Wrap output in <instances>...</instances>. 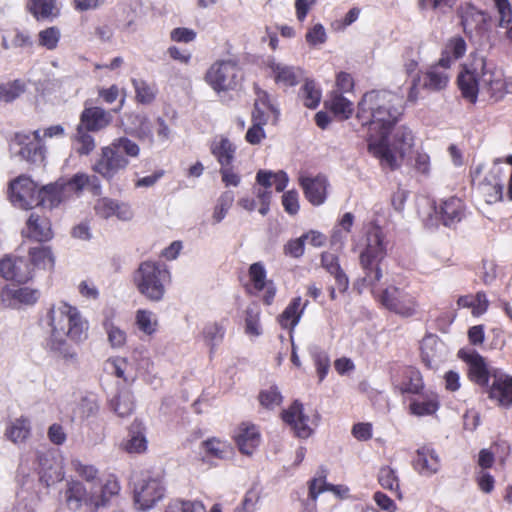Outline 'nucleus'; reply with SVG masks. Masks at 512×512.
I'll use <instances>...</instances> for the list:
<instances>
[{"mask_svg": "<svg viewBox=\"0 0 512 512\" xmlns=\"http://www.w3.org/2000/svg\"><path fill=\"white\" fill-rule=\"evenodd\" d=\"M358 109V118L366 111L371 116L368 151L379 159L383 168L397 169L399 163L389 146V133L402 115L403 98L388 90H372L364 94Z\"/></svg>", "mask_w": 512, "mask_h": 512, "instance_id": "f257e3e1", "label": "nucleus"}, {"mask_svg": "<svg viewBox=\"0 0 512 512\" xmlns=\"http://www.w3.org/2000/svg\"><path fill=\"white\" fill-rule=\"evenodd\" d=\"M42 322L50 328L47 348L66 361H74L77 353L68 343L67 338L82 342L88 336V323L82 318L78 309L66 302L52 304L42 318Z\"/></svg>", "mask_w": 512, "mask_h": 512, "instance_id": "f03ea898", "label": "nucleus"}, {"mask_svg": "<svg viewBox=\"0 0 512 512\" xmlns=\"http://www.w3.org/2000/svg\"><path fill=\"white\" fill-rule=\"evenodd\" d=\"M470 58V62L463 66L457 79L459 89L466 100L476 103L480 89L487 90L495 101L512 94L511 77H505L501 69L478 53H471Z\"/></svg>", "mask_w": 512, "mask_h": 512, "instance_id": "7ed1b4c3", "label": "nucleus"}, {"mask_svg": "<svg viewBox=\"0 0 512 512\" xmlns=\"http://www.w3.org/2000/svg\"><path fill=\"white\" fill-rule=\"evenodd\" d=\"M120 492V484L114 475H110L105 481L99 485L91 487L85 486L79 481L68 483L65 492V500L67 507L76 511L83 505L91 510H97L108 504L110 499Z\"/></svg>", "mask_w": 512, "mask_h": 512, "instance_id": "20e7f679", "label": "nucleus"}, {"mask_svg": "<svg viewBox=\"0 0 512 512\" xmlns=\"http://www.w3.org/2000/svg\"><path fill=\"white\" fill-rule=\"evenodd\" d=\"M170 271L166 265L156 261H143L133 274V283L138 292L151 302L163 300L166 284L170 282Z\"/></svg>", "mask_w": 512, "mask_h": 512, "instance_id": "39448f33", "label": "nucleus"}, {"mask_svg": "<svg viewBox=\"0 0 512 512\" xmlns=\"http://www.w3.org/2000/svg\"><path fill=\"white\" fill-rule=\"evenodd\" d=\"M386 255L384 234L379 226H372L366 234V246L360 253V265L364 276L360 282L363 286L374 287L382 278L380 262Z\"/></svg>", "mask_w": 512, "mask_h": 512, "instance_id": "423d86ee", "label": "nucleus"}, {"mask_svg": "<svg viewBox=\"0 0 512 512\" xmlns=\"http://www.w3.org/2000/svg\"><path fill=\"white\" fill-rule=\"evenodd\" d=\"M205 79L213 90L221 92L237 89L243 76L237 62L220 60L208 69Z\"/></svg>", "mask_w": 512, "mask_h": 512, "instance_id": "0eeeda50", "label": "nucleus"}, {"mask_svg": "<svg viewBox=\"0 0 512 512\" xmlns=\"http://www.w3.org/2000/svg\"><path fill=\"white\" fill-rule=\"evenodd\" d=\"M134 501L139 510L147 511L164 497L165 487L159 475H143L134 484Z\"/></svg>", "mask_w": 512, "mask_h": 512, "instance_id": "6e6552de", "label": "nucleus"}, {"mask_svg": "<svg viewBox=\"0 0 512 512\" xmlns=\"http://www.w3.org/2000/svg\"><path fill=\"white\" fill-rule=\"evenodd\" d=\"M11 150L23 160L31 164H41L45 157L40 130L33 133H16L11 143Z\"/></svg>", "mask_w": 512, "mask_h": 512, "instance_id": "1a4fd4ad", "label": "nucleus"}, {"mask_svg": "<svg viewBox=\"0 0 512 512\" xmlns=\"http://www.w3.org/2000/svg\"><path fill=\"white\" fill-rule=\"evenodd\" d=\"M37 462V486L49 488L64 479L63 461L55 450L37 452Z\"/></svg>", "mask_w": 512, "mask_h": 512, "instance_id": "9d476101", "label": "nucleus"}, {"mask_svg": "<svg viewBox=\"0 0 512 512\" xmlns=\"http://www.w3.org/2000/svg\"><path fill=\"white\" fill-rule=\"evenodd\" d=\"M380 302L386 309L402 317L414 316L418 307L415 296L397 286L384 289Z\"/></svg>", "mask_w": 512, "mask_h": 512, "instance_id": "9b49d317", "label": "nucleus"}, {"mask_svg": "<svg viewBox=\"0 0 512 512\" xmlns=\"http://www.w3.org/2000/svg\"><path fill=\"white\" fill-rule=\"evenodd\" d=\"M19 488L16 493V509L18 512H36L41 500V489L36 484L34 474L24 473L21 469L18 475Z\"/></svg>", "mask_w": 512, "mask_h": 512, "instance_id": "f8f14e48", "label": "nucleus"}, {"mask_svg": "<svg viewBox=\"0 0 512 512\" xmlns=\"http://www.w3.org/2000/svg\"><path fill=\"white\" fill-rule=\"evenodd\" d=\"M39 189L31 178L25 175L19 176L10 183V200L14 206L22 209L35 208Z\"/></svg>", "mask_w": 512, "mask_h": 512, "instance_id": "ddd939ff", "label": "nucleus"}, {"mask_svg": "<svg viewBox=\"0 0 512 512\" xmlns=\"http://www.w3.org/2000/svg\"><path fill=\"white\" fill-rule=\"evenodd\" d=\"M128 165L129 160L124 155L117 153L109 144L101 148V154L93 164L92 170L110 181L118 172L125 170Z\"/></svg>", "mask_w": 512, "mask_h": 512, "instance_id": "4468645a", "label": "nucleus"}, {"mask_svg": "<svg viewBox=\"0 0 512 512\" xmlns=\"http://www.w3.org/2000/svg\"><path fill=\"white\" fill-rule=\"evenodd\" d=\"M459 357L464 360L469 366L470 380L481 387H489L490 378L493 379L495 368H490L484 357H482L475 350L458 352Z\"/></svg>", "mask_w": 512, "mask_h": 512, "instance_id": "2eb2a0df", "label": "nucleus"}, {"mask_svg": "<svg viewBox=\"0 0 512 512\" xmlns=\"http://www.w3.org/2000/svg\"><path fill=\"white\" fill-rule=\"evenodd\" d=\"M0 275L17 283H26L33 277V268L28 259L6 256L0 260Z\"/></svg>", "mask_w": 512, "mask_h": 512, "instance_id": "dca6fc26", "label": "nucleus"}, {"mask_svg": "<svg viewBox=\"0 0 512 512\" xmlns=\"http://www.w3.org/2000/svg\"><path fill=\"white\" fill-rule=\"evenodd\" d=\"M448 349L445 343L435 335H427L421 342V358L425 366L437 370L447 360Z\"/></svg>", "mask_w": 512, "mask_h": 512, "instance_id": "f3484780", "label": "nucleus"}, {"mask_svg": "<svg viewBox=\"0 0 512 512\" xmlns=\"http://www.w3.org/2000/svg\"><path fill=\"white\" fill-rule=\"evenodd\" d=\"M489 398L496 400L502 407L512 406V376L501 370H495L493 373V382L487 388Z\"/></svg>", "mask_w": 512, "mask_h": 512, "instance_id": "a211bd4d", "label": "nucleus"}, {"mask_svg": "<svg viewBox=\"0 0 512 512\" xmlns=\"http://www.w3.org/2000/svg\"><path fill=\"white\" fill-rule=\"evenodd\" d=\"M282 420L289 425L297 437L306 439L311 433L312 429L308 425V416L303 413V405L298 400H295L288 409L281 413Z\"/></svg>", "mask_w": 512, "mask_h": 512, "instance_id": "6ab92c4d", "label": "nucleus"}, {"mask_svg": "<svg viewBox=\"0 0 512 512\" xmlns=\"http://www.w3.org/2000/svg\"><path fill=\"white\" fill-rule=\"evenodd\" d=\"M39 297V290L30 287L5 288L1 292L3 303L13 309L34 305Z\"/></svg>", "mask_w": 512, "mask_h": 512, "instance_id": "aec40b11", "label": "nucleus"}, {"mask_svg": "<svg viewBox=\"0 0 512 512\" xmlns=\"http://www.w3.org/2000/svg\"><path fill=\"white\" fill-rule=\"evenodd\" d=\"M112 121V115L101 107H85L80 114L81 127L88 132H98L105 129Z\"/></svg>", "mask_w": 512, "mask_h": 512, "instance_id": "412c9836", "label": "nucleus"}, {"mask_svg": "<svg viewBox=\"0 0 512 512\" xmlns=\"http://www.w3.org/2000/svg\"><path fill=\"white\" fill-rule=\"evenodd\" d=\"M501 164L502 161L500 159H495L489 173L479 182L482 191L494 201L503 198L504 183Z\"/></svg>", "mask_w": 512, "mask_h": 512, "instance_id": "4be33fe9", "label": "nucleus"}, {"mask_svg": "<svg viewBox=\"0 0 512 512\" xmlns=\"http://www.w3.org/2000/svg\"><path fill=\"white\" fill-rule=\"evenodd\" d=\"M306 199L314 206L323 204L326 200L327 179L325 176H302L299 179Z\"/></svg>", "mask_w": 512, "mask_h": 512, "instance_id": "5701e85b", "label": "nucleus"}, {"mask_svg": "<svg viewBox=\"0 0 512 512\" xmlns=\"http://www.w3.org/2000/svg\"><path fill=\"white\" fill-rule=\"evenodd\" d=\"M235 442L242 454L252 455L261 442L260 431L256 425L242 423L235 434Z\"/></svg>", "mask_w": 512, "mask_h": 512, "instance_id": "b1692460", "label": "nucleus"}, {"mask_svg": "<svg viewBox=\"0 0 512 512\" xmlns=\"http://www.w3.org/2000/svg\"><path fill=\"white\" fill-rule=\"evenodd\" d=\"M94 209L96 214L104 219L116 216L119 220L128 221L133 217V212L128 204L108 197L98 199Z\"/></svg>", "mask_w": 512, "mask_h": 512, "instance_id": "393cba45", "label": "nucleus"}, {"mask_svg": "<svg viewBox=\"0 0 512 512\" xmlns=\"http://www.w3.org/2000/svg\"><path fill=\"white\" fill-rule=\"evenodd\" d=\"M464 203L460 198L450 197L436 208V214L446 227H455L464 217Z\"/></svg>", "mask_w": 512, "mask_h": 512, "instance_id": "a878e982", "label": "nucleus"}, {"mask_svg": "<svg viewBox=\"0 0 512 512\" xmlns=\"http://www.w3.org/2000/svg\"><path fill=\"white\" fill-rule=\"evenodd\" d=\"M413 465L420 474L425 476L433 475L440 469L439 456L433 448L423 446L416 451Z\"/></svg>", "mask_w": 512, "mask_h": 512, "instance_id": "bb28decb", "label": "nucleus"}, {"mask_svg": "<svg viewBox=\"0 0 512 512\" xmlns=\"http://www.w3.org/2000/svg\"><path fill=\"white\" fill-rule=\"evenodd\" d=\"M276 84L284 87H292L298 84L302 71L294 66L270 61L268 64Z\"/></svg>", "mask_w": 512, "mask_h": 512, "instance_id": "cd10ccee", "label": "nucleus"}, {"mask_svg": "<svg viewBox=\"0 0 512 512\" xmlns=\"http://www.w3.org/2000/svg\"><path fill=\"white\" fill-rule=\"evenodd\" d=\"M308 301L302 304L301 297L293 298L284 311L279 315L278 321L282 328L293 330L299 323Z\"/></svg>", "mask_w": 512, "mask_h": 512, "instance_id": "c85d7f7f", "label": "nucleus"}, {"mask_svg": "<svg viewBox=\"0 0 512 512\" xmlns=\"http://www.w3.org/2000/svg\"><path fill=\"white\" fill-rule=\"evenodd\" d=\"M62 185H58V180L39 189L37 207L52 209L57 207L67 197Z\"/></svg>", "mask_w": 512, "mask_h": 512, "instance_id": "c756f323", "label": "nucleus"}, {"mask_svg": "<svg viewBox=\"0 0 512 512\" xmlns=\"http://www.w3.org/2000/svg\"><path fill=\"white\" fill-rule=\"evenodd\" d=\"M210 150L221 167L232 165L235 158L236 146L230 139L224 136L215 138L211 143Z\"/></svg>", "mask_w": 512, "mask_h": 512, "instance_id": "7c9ffc66", "label": "nucleus"}, {"mask_svg": "<svg viewBox=\"0 0 512 512\" xmlns=\"http://www.w3.org/2000/svg\"><path fill=\"white\" fill-rule=\"evenodd\" d=\"M124 449L128 453H142L147 449V439L145 427L139 420H135L128 431V438L124 444Z\"/></svg>", "mask_w": 512, "mask_h": 512, "instance_id": "2f4dec72", "label": "nucleus"}, {"mask_svg": "<svg viewBox=\"0 0 512 512\" xmlns=\"http://www.w3.org/2000/svg\"><path fill=\"white\" fill-rule=\"evenodd\" d=\"M114 316L113 309L103 310L102 326L112 348H121L126 343V332L114 324Z\"/></svg>", "mask_w": 512, "mask_h": 512, "instance_id": "473e14b6", "label": "nucleus"}, {"mask_svg": "<svg viewBox=\"0 0 512 512\" xmlns=\"http://www.w3.org/2000/svg\"><path fill=\"white\" fill-rule=\"evenodd\" d=\"M447 69L439 61L436 65L431 66L423 76V87L432 91L445 88L449 82Z\"/></svg>", "mask_w": 512, "mask_h": 512, "instance_id": "72a5a7b5", "label": "nucleus"}, {"mask_svg": "<svg viewBox=\"0 0 512 512\" xmlns=\"http://www.w3.org/2000/svg\"><path fill=\"white\" fill-rule=\"evenodd\" d=\"M29 236L38 242L48 241L52 238L51 224L45 217L31 213L27 220Z\"/></svg>", "mask_w": 512, "mask_h": 512, "instance_id": "f704fd0d", "label": "nucleus"}, {"mask_svg": "<svg viewBox=\"0 0 512 512\" xmlns=\"http://www.w3.org/2000/svg\"><path fill=\"white\" fill-rule=\"evenodd\" d=\"M466 48V42L461 36L451 38L447 42L442 56L439 59L440 64L446 68H450L453 61L464 56Z\"/></svg>", "mask_w": 512, "mask_h": 512, "instance_id": "c9c22d12", "label": "nucleus"}, {"mask_svg": "<svg viewBox=\"0 0 512 512\" xmlns=\"http://www.w3.org/2000/svg\"><path fill=\"white\" fill-rule=\"evenodd\" d=\"M414 145V136L412 131L406 126H400L394 133L393 143L389 144L391 151L394 155V150L399 153L401 157L411 150ZM397 158V156H395Z\"/></svg>", "mask_w": 512, "mask_h": 512, "instance_id": "e433bc0d", "label": "nucleus"}, {"mask_svg": "<svg viewBox=\"0 0 512 512\" xmlns=\"http://www.w3.org/2000/svg\"><path fill=\"white\" fill-rule=\"evenodd\" d=\"M30 431V421L27 418L20 417L7 425L5 436L13 443H21L28 438Z\"/></svg>", "mask_w": 512, "mask_h": 512, "instance_id": "4c0bfd02", "label": "nucleus"}, {"mask_svg": "<svg viewBox=\"0 0 512 512\" xmlns=\"http://www.w3.org/2000/svg\"><path fill=\"white\" fill-rule=\"evenodd\" d=\"M486 21V14L474 7H468L464 14L461 16V24L465 33H472L474 30H483Z\"/></svg>", "mask_w": 512, "mask_h": 512, "instance_id": "58836bf2", "label": "nucleus"}, {"mask_svg": "<svg viewBox=\"0 0 512 512\" xmlns=\"http://www.w3.org/2000/svg\"><path fill=\"white\" fill-rule=\"evenodd\" d=\"M225 322V320H222L220 322H209L203 328V338L207 346L210 347L211 352L224 339L226 333Z\"/></svg>", "mask_w": 512, "mask_h": 512, "instance_id": "ea45409f", "label": "nucleus"}, {"mask_svg": "<svg viewBox=\"0 0 512 512\" xmlns=\"http://www.w3.org/2000/svg\"><path fill=\"white\" fill-rule=\"evenodd\" d=\"M29 262L34 269L38 268H52L54 266V257L50 247L39 244L38 246L29 249Z\"/></svg>", "mask_w": 512, "mask_h": 512, "instance_id": "a19ab883", "label": "nucleus"}, {"mask_svg": "<svg viewBox=\"0 0 512 512\" xmlns=\"http://www.w3.org/2000/svg\"><path fill=\"white\" fill-rule=\"evenodd\" d=\"M73 142L74 149L79 156H88L96 148L94 137L90 132L83 130L81 127H76Z\"/></svg>", "mask_w": 512, "mask_h": 512, "instance_id": "79ce46f5", "label": "nucleus"}, {"mask_svg": "<svg viewBox=\"0 0 512 512\" xmlns=\"http://www.w3.org/2000/svg\"><path fill=\"white\" fill-rule=\"evenodd\" d=\"M310 355L314 362L319 382H322L327 376L331 366L330 357L326 351L318 346L310 348Z\"/></svg>", "mask_w": 512, "mask_h": 512, "instance_id": "37998d69", "label": "nucleus"}, {"mask_svg": "<svg viewBox=\"0 0 512 512\" xmlns=\"http://www.w3.org/2000/svg\"><path fill=\"white\" fill-rule=\"evenodd\" d=\"M28 8L37 20H46L56 16L54 0H29Z\"/></svg>", "mask_w": 512, "mask_h": 512, "instance_id": "c03bdc74", "label": "nucleus"}, {"mask_svg": "<svg viewBox=\"0 0 512 512\" xmlns=\"http://www.w3.org/2000/svg\"><path fill=\"white\" fill-rule=\"evenodd\" d=\"M110 145L117 153L124 155L128 160L140 155L139 145L126 136L114 139Z\"/></svg>", "mask_w": 512, "mask_h": 512, "instance_id": "a18cd8bd", "label": "nucleus"}, {"mask_svg": "<svg viewBox=\"0 0 512 512\" xmlns=\"http://www.w3.org/2000/svg\"><path fill=\"white\" fill-rule=\"evenodd\" d=\"M135 321L138 329L146 335H152L157 330V318L155 314L149 310L139 309L136 312Z\"/></svg>", "mask_w": 512, "mask_h": 512, "instance_id": "49530a36", "label": "nucleus"}, {"mask_svg": "<svg viewBox=\"0 0 512 512\" xmlns=\"http://www.w3.org/2000/svg\"><path fill=\"white\" fill-rule=\"evenodd\" d=\"M303 103L307 108L315 109L321 100V90L317 87L315 81L306 80L300 90Z\"/></svg>", "mask_w": 512, "mask_h": 512, "instance_id": "de8ad7c7", "label": "nucleus"}, {"mask_svg": "<svg viewBox=\"0 0 512 512\" xmlns=\"http://www.w3.org/2000/svg\"><path fill=\"white\" fill-rule=\"evenodd\" d=\"M88 174L76 173L70 178L58 179V185H62L67 197L74 193L81 192L87 185Z\"/></svg>", "mask_w": 512, "mask_h": 512, "instance_id": "09e8293b", "label": "nucleus"}, {"mask_svg": "<svg viewBox=\"0 0 512 512\" xmlns=\"http://www.w3.org/2000/svg\"><path fill=\"white\" fill-rule=\"evenodd\" d=\"M25 91V83L16 79L0 85V102L10 103L17 99Z\"/></svg>", "mask_w": 512, "mask_h": 512, "instance_id": "8fccbe9b", "label": "nucleus"}, {"mask_svg": "<svg viewBox=\"0 0 512 512\" xmlns=\"http://www.w3.org/2000/svg\"><path fill=\"white\" fill-rule=\"evenodd\" d=\"M110 406L118 416H128L134 410L133 396L129 392H123L110 401Z\"/></svg>", "mask_w": 512, "mask_h": 512, "instance_id": "3c124183", "label": "nucleus"}, {"mask_svg": "<svg viewBox=\"0 0 512 512\" xmlns=\"http://www.w3.org/2000/svg\"><path fill=\"white\" fill-rule=\"evenodd\" d=\"M72 464L79 476L87 482L88 487L99 485L110 476L99 479L98 470L93 465L83 464L80 461H73Z\"/></svg>", "mask_w": 512, "mask_h": 512, "instance_id": "603ef678", "label": "nucleus"}, {"mask_svg": "<svg viewBox=\"0 0 512 512\" xmlns=\"http://www.w3.org/2000/svg\"><path fill=\"white\" fill-rule=\"evenodd\" d=\"M134 125L135 127L131 131L134 136L142 141L153 143L152 125L145 115H136L134 117Z\"/></svg>", "mask_w": 512, "mask_h": 512, "instance_id": "864d4df0", "label": "nucleus"}, {"mask_svg": "<svg viewBox=\"0 0 512 512\" xmlns=\"http://www.w3.org/2000/svg\"><path fill=\"white\" fill-rule=\"evenodd\" d=\"M379 484L387 490L395 491L397 496L400 498L401 493L399 491V479L396 471L389 466L380 468L378 473Z\"/></svg>", "mask_w": 512, "mask_h": 512, "instance_id": "5fc2aeb1", "label": "nucleus"}, {"mask_svg": "<svg viewBox=\"0 0 512 512\" xmlns=\"http://www.w3.org/2000/svg\"><path fill=\"white\" fill-rule=\"evenodd\" d=\"M330 109L335 115L341 116L343 119H348L352 115L353 104L342 94L335 92L330 101Z\"/></svg>", "mask_w": 512, "mask_h": 512, "instance_id": "6e6d98bb", "label": "nucleus"}, {"mask_svg": "<svg viewBox=\"0 0 512 512\" xmlns=\"http://www.w3.org/2000/svg\"><path fill=\"white\" fill-rule=\"evenodd\" d=\"M202 449L208 458L224 459L228 454L229 446L219 439L212 438L202 442Z\"/></svg>", "mask_w": 512, "mask_h": 512, "instance_id": "4d7b16f0", "label": "nucleus"}, {"mask_svg": "<svg viewBox=\"0 0 512 512\" xmlns=\"http://www.w3.org/2000/svg\"><path fill=\"white\" fill-rule=\"evenodd\" d=\"M258 399L262 407L273 410L282 403L283 397L277 386H271L261 390Z\"/></svg>", "mask_w": 512, "mask_h": 512, "instance_id": "13d9d810", "label": "nucleus"}, {"mask_svg": "<svg viewBox=\"0 0 512 512\" xmlns=\"http://www.w3.org/2000/svg\"><path fill=\"white\" fill-rule=\"evenodd\" d=\"M233 202L234 193L232 191L228 190L220 195L212 216L215 223H220L225 218Z\"/></svg>", "mask_w": 512, "mask_h": 512, "instance_id": "bf43d9fd", "label": "nucleus"}, {"mask_svg": "<svg viewBox=\"0 0 512 512\" xmlns=\"http://www.w3.org/2000/svg\"><path fill=\"white\" fill-rule=\"evenodd\" d=\"M438 408L439 404L435 398L414 400L410 403L411 413L417 416L432 415Z\"/></svg>", "mask_w": 512, "mask_h": 512, "instance_id": "052dcab7", "label": "nucleus"}, {"mask_svg": "<svg viewBox=\"0 0 512 512\" xmlns=\"http://www.w3.org/2000/svg\"><path fill=\"white\" fill-rule=\"evenodd\" d=\"M61 32L59 28L52 26L38 33L39 45L45 47L48 50H54L60 40Z\"/></svg>", "mask_w": 512, "mask_h": 512, "instance_id": "680f3d73", "label": "nucleus"}, {"mask_svg": "<svg viewBox=\"0 0 512 512\" xmlns=\"http://www.w3.org/2000/svg\"><path fill=\"white\" fill-rule=\"evenodd\" d=\"M165 512H206L200 501L175 500L169 503Z\"/></svg>", "mask_w": 512, "mask_h": 512, "instance_id": "e2e57ef3", "label": "nucleus"}, {"mask_svg": "<svg viewBox=\"0 0 512 512\" xmlns=\"http://www.w3.org/2000/svg\"><path fill=\"white\" fill-rule=\"evenodd\" d=\"M132 82L138 102L148 104L154 100L155 90L151 85L141 79H133Z\"/></svg>", "mask_w": 512, "mask_h": 512, "instance_id": "0e129e2a", "label": "nucleus"}, {"mask_svg": "<svg viewBox=\"0 0 512 512\" xmlns=\"http://www.w3.org/2000/svg\"><path fill=\"white\" fill-rule=\"evenodd\" d=\"M249 277L252 281L254 288L257 291L265 289L266 283V269L261 262H255L249 267Z\"/></svg>", "mask_w": 512, "mask_h": 512, "instance_id": "69168bd1", "label": "nucleus"}, {"mask_svg": "<svg viewBox=\"0 0 512 512\" xmlns=\"http://www.w3.org/2000/svg\"><path fill=\"white\" fill-rule=\"evenodd\" d=\"M111 373L125 382H134L135 375H126L127 360L125 358H116L108 362Z\"/></svg>", "mask_w": 512, "mask_h": 512, "instance_id": "338daca9", "label": "nucleus"}, {"mask_svg": "<svg viewBox=\"0 0 512 512\" xmlns=\"http://www.w3.org/2000/svg\"><path fill=\"white\" fill-rule=\"evenodd\" d=\"M499 13V27L505 28L512 21V8L508 0H493Z\"/></svg>", "mask_w": 512, "mask_h": 512, "instance_id": "774afa93", "label": "nucleus"}]
</instances>
